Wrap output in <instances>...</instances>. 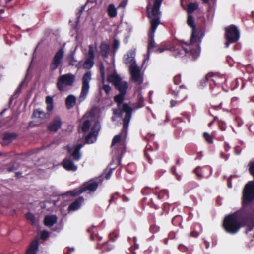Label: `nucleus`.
I'll list each match as a JSON object with an SVG mask.
<instances>
[{
  "label": "nucleus",
  "mask_w": 254,
  "mask_h": 254,
  "mask_svg": "<svg viewBox=\"0 0 254 254\" xmlns=\"http://www.w3.org/2000/svg\"><path fill=\"white\" fill-rule=\"evenodd\" d=\"M130 78L132 82L140 85L143 81V74L141 72L140 68L137 66L129 67Z\"/></svg>",
  "instance_id": "obj_8"
},
{
  "label": "nucleus",
  "mask_w": 254,
  "mask_h": 254,
  "mask_svg": "<svg viewBox=\"0 0 254 254\" xmlns=\"http://www.w3.org/2000/svg\"><path fill=\"white\" fill-rule=\"evenodd\" d=\"M249 171L254 177V162L250 164Z\"/></svg>",
  "instance_id": "obj_47"
},
{
  "label": "nucleus",
  "mask_w": 254,
  "mask_h": 254,
  "mask_svg": "<svg viewBox=\"0 0 254 254\" xmlns=\"http://www.w3.org/2000/svg\"><path fill=\"white\" fill-rule=\"evenodd\" d=\"M91 125L90 122L89 120H85L83 121V124L81 126V128L84 132H86L88 130Z\"/></svg>",
  "instance_id": "obj_41"
},
{
  "label": "nucleus",
  "mask_w": 254,
  "mask_h": 254,
  "mask_svg": "<svg viewBox=\"0 0 254 254\" xmlns=\"http://www.w3.org/2000/svg\"><path fill=\"white\" fill-rule=\"evenodd\" d=\"M49 232L46 230H43L40 235V238L43 240H46L49 237Z\"/></svg>",
  "instance_id": "obj_43"
},
{
  "label": "nucleus",
  "mask_w": 254,
  "mask_h": 254,
  "mask_svg": "<svg viewBox=\"0 0 254 254\" xmlns=\"http://www.w3.org/2000/svg\"><path fill=\"white\" fill-rule=\"evenodd\" d=\"M33 115L35 118H40L41 119H44L45 118V113L40 110V109H37L34 111Z\"/></svg>",
  "instance_id": "obj_37"
},
{
  "label": "nucleus",
  "mask_w": 254,
  "mask_h": 254,
  "mask_svg": "<svg viewBox=\"0 0 254 254\" xmlns=\"http://www.w3.org/2000/svg\"><path fill=\"white\" fill-rule=\"evenodd\" d=\"M103 89L107 94H108L111 90V87L108 85L104 84L103 86Z\"/></svg>",
  "instance_id": "obj_48"
},
{
  "label": "nucleus",
  "mask_w": 254,
  "mask_h": 254,
  "mask_svg": "<svg viewBox=\"0 0 254 254\" xmlns=\"http://www.w3.org/2000/svg\"><path fill=\"white\" fill-rule=\"evenodd\" d=\"M97 227V226H95L93 225L91 227L87 229V231L91 234L90 237L91 240H97L100 241L102 239V237L98 235Z\"/></svg>",
  "instance_id": "obj_15"
},
{
  "label": "nucleus",
  "mask_w": 254,
  "mask_h": 254,
  "mask_svg": "<svg viewBox=\"0 0 254 254\" xmlns=\"http://www.w3.org/2000/svg\"><path fill=\"white\" fill-rule=\"evenodd\" d=\"M117 84L118 85L115 86L116 88H117L121 93L126 94V90L128 87L127 82L121 80Z\"/></svg>",
  "instance_id": "obj_27"
},
{
  "label": "nucleus",
  "mask_w": 254,
  "mask_h": 254,
  "mask_svg": "<svg viewBox=\"0 0 254 254\" xmlns=\"http://www.w3.org/2000/svg\"><path fill=\"white\" fill-rule=\"evenodd\" d=\"M62 163L64 167L67 170L75 171L77 169V166L69 159H64Z\"/></svg>",
  "instance_id": "obj_19"
},
{
  "label": "nucleus",
  "mask_w": 254,
  "mask_h": 254,
  "mask_svg": "<svg viewBox=\"0 0 254 254\" xmlns=\"http://www.w3.org/2000/svg\"><path fill=\"white\" fill-rule=\"evenodd\" d=\"M16 135L14 134L7 133L4 136V143L6 144L11 142L13 139L16 138Z\"/></svg>",
  "instance_id": "obj_34"
},
{
  "label": "nucleus",
  "mask_w": 254,
  "mask_h": 254,
  "mask_svg": "<svg viewBox=\"0 0 254 254\" xmlns=\"http://www.w3.org/2000/svg\"><path fill=\"white\" fill-rule=\"evenodd\" d=\"M201 168L200 167H197L195 169V173L197 174V175L198 176H200V175H199L198 174V172L199 171V170H200Z\"/></svg>",
  "instance_id": "obj_57"
},
{
  "label": "nucleus",
  "mask_w": 254,
  "mask_h": 254,
  "mask_svg": "<svg viewBox=\"0 0 254 254\" xmlns=\"http://www.w3.org/2000/svg\"><path fill=\"white\" fill-rule=\"evenodd\" d=\"M135 50L131 49L128 51L124 56L123 61L126 64H129V67L137 65L135 60Z\"/></svg>",
  "instance_id": "obj_12"
},
{
  "label": "nucleus",
  "mask_w": 254,
  "mask_h": 254,
  "mask_svg": "<svg viewBox=\"0 0 254 254\" xmlns=\"http://www.w3.org/2000/svg\"><path fill=\"white\" fill-rule=\"evenodd\" d=\"M213 74L212 73H209L208 74L206 77H205V80H209L211 77H213Z\"/></svg>",
  "instance_id": "obj_56"
},
{
  "label": "nucleus",
  "mask_w": 254,
  "mask_h": 254,
  "mask_svg": "<svg viewBox=\"0 0 254 254\" xmlns=\"http://www.w3.org/2000/svg\"><path fill=\"white\" fill-rule=\"evenodd\" d=\"M241 217L240 212H236L226 215L223 220V222H237Z\"/></svg>",
  "instance_id": "obj_18"
},
{
  "label": "nucleus",
  "mask_w": 254,
  "mask_h": 254,
  "mask_svg": "<svg viewBox=\"0 0 254 254\" xmlns=\"http://www.w3.org/2000/svg\"><path fill=\"white\" fill-rule=\"evenodd\" d=\"M94 50L92 45H90L89 46L88 57L86 59L83 65V68L87 69L91 68L94 64Z\"/></svg>",
  "instance_id": "obj_14"
},
{
  "label": "nucleus",
  "mask_w": 254,
  "mask_h": 254,
  "mask_svg": "<svg viewBox=\"0 0 254 254\" xmlns=\"http://www.w3.org/2000/svg\"><path fill=\"white\" fill-rule=\"evenodd\" d=\"M83 144L78 143V144L73 147L72 156L75 160H79L81 158V154L79 153L80 149L82 147Z\"/></svg>",
  "instance_id": "obj_24"
},
{
  "label": "nucleus",
  "mask_w": 254,
  "mask_h": 254,
  "mask_svg": "<svg viewBox=\"0 0 254 254\" xmlns=\"http://www.w3.org/2000/svg\"><path fill=\"white\" fill-rule=\"evenodd\" d=\"M108 15L111 17H115L117 15V9L113 4H110L108 8Z\"/></svg>",
  "instance_id": "obj_32"
},
{
  "label": "nucleus",
  "mask_w": 254,
  "mask_h": 254,
  "mask_svg": "<svg viewBox=\"0 0 254 254\" xmlns=\"http://www.w3.org/2000/svg\"><path fill=\"white\" fill-rule=\"evenodd\" d=\"M123 110L127 112L123 119V128L120 134L115 136L113 138L111 144L112 147H116V148H118L121 142H124L127 137V128L131 118V109L128 106L125 104Z\"/></svg>",
  "instance_id": "obj_3"
},
{
  "label": "nucleus",
  "mask_w": 254,
  "mask_h": 254,
  "mask_svg": "<svg viewBox=\"0 0 254 254\" xmlns=\"http://www.w3.org/2000/svg\"><path fill=\"white\" fill-rule=\"evenodd\" d=\"M61 124L62 122L60 118L57 117L48 126V129L51 131L55 132L61 127Z\"/></svg>",
  "instance_id": "obj_16"
},
{
  "label": "nucleus",
  "mask_w": 254,
  "mask_h": 254,
  "mask_svg": "<svg viewBox=\"0 0 254 254\" xmlns=\"http://www.w3.org/2000/svg\"><path fill=\"white\" fill-rule=\"evenodd\" d=\"M225 37L229 42H235L239 38V32L237 28L231 25L225 28Z\"/></svg>",
  "instance_id": "obj_10"
},
{
  "label": "nucleus",
  "mask_w": 254,
  "mask_h": 254,
  "mask_svg": "<svg viewBox=\"0 0 254 254\" xmlns=\"http://www.w3.org/2000/svg\"><path fill=\"white\" fill-rule=\"evenodd\" d=\"M203 243H204V246H205V248L206 249H208L209 248V247H210L209 242H208V241H207L205 239H203Z\"/></svg>",
  "instance_id": "obj_53"
},
{
  "label": "nucleus",
  "mask_w": 254,
  "mask_h": 254,
  "mask_svg": "<svg viewBox=\"0 0 254 254\" xmlns=\"http://www.w3.org/2000/svg\"><path fill=\"white\" fill-rule=\"evenodd\" d=\"M119 236V232L117 230H114L109 235L108 239L112 242H115Z\"/></svg>",
  "instance_id": "obj_39"
},
{
  "label": "nucleus",
  "mask_w": 254,
  "mask_h": 254,
  "mask_svg": "<svg viewBox=\"0 0 254 254\" xmlns=\"http://www.w3.org/2000/svg\"><path fill=\"white\" fill-rule=\"evenodd\" d=\"M46 103L47 104V109L49 111L52 110L53 108V99L50 96H47L46 99Z\"/></svg>",
  "instance_id": "obj_38"
},
{
  "label": "nucleus",
  "mask_w": 254,
  "mask_h": 254,
  "mask_svg": "<svg viewBox=\"0 0 254 254\" xmlns=\"http://www.w3.org/2000/svg\"><path fill=\"white\" fill-rule=\"evenodd\" d=\"M125 94H123V93H121L120 94L115 96L114 97V100H115V101L116 102H117L118 103V107L119 108H121V106H122V112H125L126 113V115L127 114V112H125L124 111H123V106L126 104H124L123 105H122V102L124 100V95H125ZM127 106H128L131 109V113H132V109L127 104Z\"/></svg>",
  "instance_id": "obj_23"
},
{
  "label": "nucleus",
  "mask_w": 254,
  "mask_h": 254,
  "mask_svg": "<svg viewBox=\"0 0 254 254\" xmlns=\"http://www.w3.org/2000/svg\"><path fill=\"white\" fill-rule=\"evenodd\" d=\"M172 94L175 97H179V95L181 96V99L183 100L185 98L186 96L184 93V90L181 89L180 87H175L174 90L172 89Z\"/></svg>",
  "instance_id": "obj_28"
},
{
  "label": "nucleus",
  "mask_w": 254,
  "mask_h": 254,
  "mask_svg": "<svg viewBox=\"0 0 254 254\" xmlns=\"http://www.w3.org/2000/svg\"><path fill=\"white\" fill-rule=\"evenodd\" d=\"M114 114L117 116H120L121 115V111H119L118 110H114Z\"/></svg>",
  "instance_id": "obj_55"
},
{
  "label": "nucleus",
  "mask_w": 254,
  "mask_h": 254,
  "mask_svg": "<svg viewBox=\"0 0 254 254\" xmlns=\"http://www.w3.org/2000/svg\"><path fill=\"white\" fill-rule=\"evenodd\" d=\"M75 76L71 74H66L60 76L57 82V86L61 91H66L67 87L72 85Z\"/></svg>",
  "instance_id": "obj_6"
},
{
  "label": "nucleus",
  "mask_w": 254,
  "mask_h": 254,
  "mask_svg": "<svg viewBox=\"0 0 254 254\" xmlns=\"http://www.w3.org/2000/svg\"><path fill=\"white\" fill-rule=\"evenodd\" d=\"M64 50L63 48L60 49L55 54L53 61L50 65V68L52 70L57 69L61 63V60L64 54Z\"/></svg>",
  "instance_id": "obj_13"
},
{
  "label": "nucleus",
  "mask_w": 254,
  "mask_h": 254,
  "mask_svg": "<svg viewBox=\"0 0 254 254\" xmlns=\"http://www.w3.org/2000/svg\"><path fill=\"white\" fill-rule=\"evenodd\" d=\"M66 59L70 65L77 66L79 64L78 61L75 59L73 53L69 55Z\"/></svg>",
  "instance_id": "obj_30"
},
{
  "label": "nucleus",
  "mask_w": 254,
  "mask_h": 254,
  "mask_svg": "<svg viewBox=\"0 0 254 254\" xmlns=\"http://www.w3.org/2000/svg\"><path fill=\"white\" fill-rule=\"evenodd\" d=\"M100 248L104 252H109L115 248V245L114 244V242L108 239V241L102 244Z\"/></svg>",
  "instance_id": "obj_21"
},
{
  "label": "nucleus",
  "mask_w": 254,
  "mask_h": 254,
  "mask_svg": "<svg viewBox=\"0 0 254 254\" xmlns=\"http://www.w3.org/2000/svg\"><path fill=\"white\" fill-rule=\"evenodd\" d=\"M165 243L166 244H167V240L166 239H165Z\"/></svg>",
  "instance_id": "obj_64"
},
{
  "label": "nucleus",
  "mask_w": 254,
  "mask_h": 254,
  "mask_svg": "<svg viewBox=\"0 0 254 254\" xmlns=\"http://www.w3.org/2000/svg\"><path fill=\"white\" fill-rule=\"evenodd\" d=\"M203 136L205 138V139L208 142V143H212V138L211 136L207 133H204L203 134Z\"/></svg>",
  "instance_id": "obj_45"
},
{
  "label": "nucleus",
  "mask_w": 254,
  "mask_h": 254,
  "mask_svg": "<svg viewBox=\"0 0 254 254\" xmlns=\"http://www.w3.org/2000/svg\"><path fill=\"white\" fill-rule=\"evenodd\" d=\"M76 98L73 95H70L66 99L65 104L66 107L70 109L72 108L75 104Z\"/></svg>",
  "instance_id": "obj_25"
},
{
  "label": "nucleus",
  "mask_w": 254,
  "mask_h": 254,
  "mask_svg": "<svg viewBox=\"0 0 254 254\" xmlns=\"http://www.w3.org/2000/svg\"><path fill=\"white\" fill-rule=\"evenodd\" d=\"M133 242L135 243L136 242V240H137V239H136V238L135 237H134L133 238Z\"/></svg>",
  "instance_id": "obj_62"
},
{
  "label": "nucleus",
  "mask_w": 254,
  "mask_h": 254,
  "mask_svg": "<svg viewBox=\"0 0 254 254\" xmlns=\"http://www.w3.org/2000/svg\"><path fill=\"white\" fill-rule=\"evenodd\" d=\"M165 193H166L167 195V191L166 190H162L161 192H160V193L159 194L158 197L160 198H162L163 197V195Z\"/></svg>",
  "instance_id": "obj_52"
},
{
  "label": "nucleus",
  "mask_w": 254,
  "mask_h": 254,
  "mask_svg": "<svg viewBox=\"0 0 254 254\" xmlns=\"http://www.w3.org/2000/svg\"><path fill=\"white\" fill-rule=\"evenodd\" d=\"M223 228L228 233L234 234L241 227L245 228V233L248 234L254 228V223H222Z\"/></svg>",
  "instance_id": "obj_4"
},
{
  "label": "nucleus",
  "mask_w": 254,
  "mask_h": 254,
  "mask_svg": "<svg viewBox=\"0 0 254 254\" xmlns=\"http://www.w3.org/2000/svg\"><path fill=\"white\" fill-rule=\"evenodd\" d=\"M101 52L103 56L106 57L109 52V47L108 44L105 43H102L100 46Z\"/></svg>",
  "instance_id": "obj_31"
},
{
  "label": "nucleus",
  "mask_w": 254,
  "mask_h": 254,
  "mask_svg": "<svg viewBox=\"0 0 254 254\" xmlns=\"http://www.w3.org/2000/svg\"><path fill=\"white\" fill-rule=\"evenodd\" d=\"M100 70L102 79L103 81L105 79V74H104V66L102 64H101L100 66Z\"/></svg>",
  "instance_id": "obj_46"
},
{
  "label": "nucleus",
  "mask_w": 254,
  "mask_h": 254,
  "mask_svg": "<svg viewBox=\"0 0 254 254\" xmlns=\"http://www.w3.org/2000/svg\"><path fill=\"white\" fill-rule=\"evenodd\" d=\"M188 24L192 28L191 37L189 44H184L183 48L187 53H190L194 59L198 57L200 54L199 44L202 36L198 37L195 28L194 20L191 15H189L187 19Z\"/></svg>",
  "instance_id": "obj_2"
},
{
  "label": "nucleus",
  "mask_w": 254,
  "mask_h": 254,
  "mask_svg": "<svg viewBox=\"0 0 254 254\" xmlns=\"http://www.w3.org/2000/svg\"><path fill=\"white\" fill-rule=\"evenodd\" d=\"M127 0H125L122 1L119 5L118 6V8H124L126 6L127 4Z\"/></svg>",
  "instance_id": "obj_50"
},
{
  "label": "nucleus",
  "mask_w": 254,
  "mask_h": 254,
  "mask_svg": "<svg viewBox=\"0 0 254 254\" xmlns=\"http://www.w3.org/2000/svg\"><path fill=\"white\" fill-rule=\"evenodd\" d=\"M112 173V171L111 170H110L109 171V172L108 173V174L106 175V176H105L106 179H109L111 177Z\"/></svg>",
  "instance_id": "obj_54"
},
{
  "label": "nucleus",
  "mask_w": 254,
  "mask_h": 254,
  "mask_svg": "<svg viewBox=\"0 0 254 254\" xmlns=\"http://www.w3.org/2000/svg\"><path fill=\"white\" fill-rule=\"evenodd\" d=\"M170 103H171V106L172 107H174L175 105L176 102L175 101L171 100Z\"/></svg>",
  "instance_id": "obj_58"
},
{
  "label": "nucleus",
  "mask_w": 254,
  "mask_h": 254,
  "mask_svg": "<svg viewBox=\"0 0 254 254\" xmlns=\"http://www.w3.org/2000/svg\"><path fill=\"white\" fill-rule=\"evenodd\" d=\"M204 3H208L209 0H202Z\"/></svg>",
  "instance_id": "obj_61"
},
{
  "label": "nucleus",
  "mask_w": 254,
  "mask_h": 254,
  "mask_svg": "<svg viewBox=\"0 0 254 254\" xmlns=\"http://www.w3.org/2000/svg\"><path fill=\"white\" fill-rule=\"evenodd\" d=\"M39 249V242L37 239L31 242L29 248L26 251V254H36Z\"/></svg>",
  "instance_id": "obj_20"
},
{
  "label": "nucleus",
  "mask_w": 254,
  "mask_h": 254,
  "mask_svg": "<svg viewBox=\"0 0 254 254\" xmlns=\"http://www.w3.org/2000/svg\"><path fill=\"white\" fill-rule=\"evenodd\" d=\"M230 43V42H229L227 40V42H225V47L226 48H228V47H229V43Z\"/></svg>",
  "instance_id": "obj_59"
},
{
  "label": "nucleus",
  "mask_w": 254,
  "mask_h": 254,
  "mask_svg": "<svg viewBox=\"0 0 254 254\" xmlns=\"http://www.w3.org/2000/svg\"><path fill=\"white\" fill-rule=\"evenodd\" d=\"M57 217L54 214L47 215L45 217L44 222H56Z\"/></svg>",
  "instance_id": "obj_35"
},
{
  "label": "nucleus",
  "mask_w": 254,
  "mask_h": 254,
  "mask_svg": "<svg viewBox=\"0 0 254 254\" xmlns=\"http://www.w3.org/2000/svg\"><path fill=\"white\" fill-rule=\"evenodd\" d=\"M12 0H5L6 3L9 2L11 1Z\"/></svg>",
  "instance_id": "obj_63"
},
{
  "label": "nucleus",
  "mask_w": 254,
  "mask_h": 254,
  "mask_svg": "<svg viewBox=\"0 0 254 254\" xmlns=\"http://www.w3.org/2000/svg\"><path fill=\"white\" fill-rule=\"evenodd\" d=\"M254 198V182L246 184L243 191V201L245 203L251 202Z\"/></svg>",
  "instance_id": "obj_9"
},
{
  "label": "nucleus",
  "mask_w": 254,
  "mask_h": 254,
  "mask_svg": "<svg viewBox=\"0 0 254 254\" xmlns=\"http://www.w3.org/2000/svg\"><path fill=\"white\" fill-rule=\"evenodd\" d=\"M83 201V197H79L69 205L68 210L69 211H75L81 207Z\"/></svg>",
  "instance_id": "obj_22"
},
{
  "label": "nucleus",
  "mask_w": 254,
  "mask_h": 254,
  "mask_svg": "<svg viewBox=\"0 0 254 254\" xmlns=\"http://www.w3.org/2000/svg\"><path fill=\"white\" fill-rule=\"evenodd\" d=\"M198 7V4L197 3H190L189 4L187 8L188 13H191L196 10Z\"/></svg>",
  "instance_id": "obj_36"
},
{
  "label": "nucleus",
  "mask_w": 254,
  "mask_h": 254,
  "mask_svg": "<svg viewBox=\"0 0 254 254\" xmlns=\"http://www.w3.org/2000/svg\"><path fill=\"white\" fill-rule=\"evenodd\" d=\"M91 80V73L87 72L82 78V88L80 95L78 98V102L81 103L87 97L89 90V82Z\"/></svg>",
  "instance_id": "obj_7"
},
{
  "label": "nucleus",
  "mask_w": 254,
  "mask_h": 254,
  "mask_svg": "<svg viewBox=\"0 0 254 254\" xmlns=\"http://www.w3.org/2000/svg\"><path fill=\"white\" fill-rule=\"evenodd\" d=\"M100 129V124L99 123H96L92 127L90 133L86 138V141L87 143H93L96 140Z\"/></svg>",
  "instance_id": "obj_11"
},
{
  "label": "nucleus",
  "mask_w": 254,
  "mask_h": 254,
  "mask_svg": "<svg viewBox=\"0 0 254 254\" xmlns=\"http://www.w3.org/2000/svg\"><path fill=\"white\" fill-rule=\"evenodd\" d=\"M25 217L27 220L31 221L32 222L35 221L36 220L35 219L34 215L32 213H27L26 214Z\"/></svg>",
  "instance_id": "obj_44"
},
{
  "label": "nucleus",
  "mask_w": 254,
  "mask_h": 254,
  "mask_svg": "<svg viewBox=\"0 0 254 254\" xmlns=\"http://www.w3.org/2000/svg\"><path fill=\"white\" fill-rule=\"evenodd\" d=\"M44 224L54 231L59 232L62 228L61 223H44Z\"/></svg>",
  "instance_id": "obj_29"
},
{
  "label": "nucleus",
  "mask_w": 254,
  "mask_h": 254,
  "mask_svg": "<svg viewBox=\"0 0 254 254\" xmlns=\"http://www.w3.org/2000/svg\"><path fill=\"white\" fill-rule=\"evenodd\" d=\"M107 80L109 82L113 83L115 86L118 85L117 84L119 83L121 79L116 73L114 72L108 76Z\"/></svg>",
  "instance_id": "obj_26"
},
{
  "label": "nucleus",
  "mask_w": 254,
  "mask_h": 254,
  "mask_svg": "<svg viewBox=\"0 0 254 254\" xmlns=\"http://www.w3.org/2000/svg\"><path fill=\"white\" fill-rule=\"evenodd\" d=\"M160 230V227L156 225L155 223H153L150 226L149 230L151 233L154 234L158 232Z\"/></svg>",
  "instance_id": "obj_42"
},
{
  "label": "nucleus",
  "mask_w": 254,
  "mask_h": 254,
  "mask_svg": "<svg viewBox=\"0 0 254 254\" xmlns=\"http://www.w3.org/2000/svg\"><path fill=\"white\" fill-rule=\"evenodd\" d=\"M84 7H82L81 8V9H80V11H79V12L80 15L81 14V13H82V12L84 10Z\"/></svg>",
  "instance_id": "obj_60"
},
{
  "label": "nucleus",
  "mask_w": 254,
  "mask_h": 254,
  "mask_svg": "<svg viewBox=\"0 0 254 254\" xmlns=\"http://www.w3.org/2000/svg\"><path fill=\"white\" fill-rule=\"evenodd\" d=\"M98 187L97 183L94 180H90L85 183L80 188L76 189L66 193L67 195L70 194L72 196H76L81 193L89 191H94Z\"/></svg>",
  "instance_id": "obj_5"
},
{
  "label": "nucleus",
  "mask_w": 254,
  "mask_h": 254,
  "mask_svg": "<svg viewBox=\"0 0 254 254\" xmlns=\"http://www.w3.org/2000/svg\"><path fill=\"white\" fill-rule=\"evenodd\" d=\"M178 249L180 251L186 253L187 254L190 253L192 251V250L190 249L188 247L182 244H180L178 245Z\"/></svg>",
  "instance_id": "obj_40"
},
{
  "label": "nucleus",
  "mask_w": 254,
  "mask_h": 254,
  "mask_svg": "<svg viewBox=\"0 0 254 254\" xmlns=\"http://www.w3.org/2000/svg\"><path fill=\"white\" fill-rule=\"evenodd\" d=\"M162 1L163 0H155L153 3H152L150 0L148 1L147 10L151 25L150 32L149 34L150 41L148 44V51L153 48L155 45L153 38L155 30L158 25L160 23L161 12L159 11V8Z\"/></svg>",
  "instance_id": "obj_1"
},
{
  "label": "nucleus",
  "mask_w": 254,
  "mask_h": 254,
  "mask_svg": "<svg viewBox=\"0 0 254 254\" xmlns=\"http://www.w3.org/2000/svg\"><path fill=\"white\" fill-rule=\"evenodd\" d=\"M181 81V78L180 75H177L174 78V82L175 84H179Z\"/></svg>",
  "instance_id": "obj_51"
},
{
  "label": "nucleus",
  "mask_w": 254,
  "mask_h": 254,
  "mask_svg": "<svg viewBox=\"0 0 254 254\" xmlns=\"http://www.w3.org/2000/svg\"><path fill=\"white\" fill-rule=\"evenodd\" d=\"M192 231L189 234V236L197 238L200 233L202 231V227L200 223H195L191 228Z\"/></svg>",
  "instance_id": "obj_17"
},
{
  "label": "nucleus",
  "mask_w": 254,
  "mask_h": 254,
  "mask_svg": "<svg viewBox=\"0 0 254 254\" xmlns=\"http://www.w3.org/2000/svg\"><path fill=\"white\" fill-rule=\"evenodd\" d=\"M119 45H120V42H119V40H118L117 39H114L113 44V46L114 49L116 50L117 49L119 48Z\"/></svg>",
  "instance_id": "obj_49"
},
{
  "label": "nucleus",
  "mask_w": 254,
  "mask_h": 254,
  "mask_svg": "<svg viewBox=\"0 0 254 254\" xmlns=\"http://www.w3.org/2000/svg\"><path fill=\"white\" fill-rule=\"evenodd\" d=\"M253 230V229L248 234H246L248 235L247 238L249 247H252L254 245V232L251 233Z\"/></svg>",
  "instance_id": "obj_33"
}]
</instances>
